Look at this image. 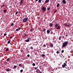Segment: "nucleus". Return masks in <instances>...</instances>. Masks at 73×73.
Here are the masks:
<instances>
[{
    "mask_svg": "<svg viewBox=\"0 0 73 73\" xmlns=\"http://www.w3.org/2000/svg\"><path fill=\"white\" fill-rule=\"evenodd\" d=\"M23 3V0H21V1H20L19 4L20 5H22Z\"/></svg>",
    "mask_w": 73,
    "mask_h": 73,
    "instance_id": "nucleus-6",
    "label": "nucleus"
},
{
    "mask_svg": "<svg viewBox=\"0 0 73 73\" xmlns=\"http://www.w3.org/2000/svg\"><path fill=\"white\" fill-rule=\"evenodd\" d=\"M62 3L63 4H66V1H65V0H63L62 1Z\"/></svg>",
    "mask_w": 73,
    "mask_h": 73,
    "instance_id": "nucleus-7",
    "label": "nucleus"
},
{
    "mask_svg": "<svg viewBox=\"0 0 73 73\" xmlns=\"http://www.w3.org/2000/svg\"><path fill=\"white\" fill-rule=\"evenodd\" d=\"M50 27H52V26H53V23H50Z\"/></svg>",
    "mask_w": 73,
    "mask_h": 73,
    "instance_id": "nucleus-10",
    "label": "nucleus"
},
{
    "mask_svg": "<svg viewBox=\"0 0 73 73\" xmlns=\"http://www.w3.org/2000/svg\"><path fill=\"white\" fill-rule=\"evenodd\" d=\"M68 25L67 24V23H65L64 24V26L65 27H68Z\"/></svg>",
    "mask_w": 73,
    "mask_h": 73,
    "instance_id": "nucleus-11",
    "label": "nucleus"
},
{
    "mask_svg": "<svg viewBox=\"0 0 73 73\" xmlns=\"http://www.w3.org/2000/svg\"><path fill=\"white\" fill-rule=\"evenodd\" d=\"M35 70H36V69H37V67H35Z\"/></svg>",
    "mask_w": 73,
    "mask_h": 73,
    "instance_id": "nucleus-46",
    "label": "nucleus"
},
{
    "mask_svg": "<svg viewBox=\"0 0 73 73\" xmlns=\"http://www.w3.org/2000/svg\"><path fill=\"white\" fill-rule=\"evenodd\" d=\"M50 8L51 7H49L48 8H47V11H49L50 10Z\"/></svg>",
    "mask_w": 73,
    "mask_h": 73,
    "instance_id": "nucleus-16",
    "label": "nucleus"
},
{
    "mask_svg": "<svg viewBox=\"0 0 73 73\" xmlns=\"http://www.w3.org/2000/svg\"><path fill=\"white\" fill-rule=\"evenodd\" d=\"M7 34L6 33H5L4 34V35L5 36H6V35H7Z\"/></svg>",
    "mask_w": 73,
    "mask_h": 73,
    "instance_id": "nucleus-34",
    "label": "nucleus"
},
{
    "mask_svg": "<svg viewBox=\"0 0 73 73\" xmlns=\"http://www.w3.org/2000/svg\"><path fill=\"white\" fill-rule=\"evenodd\" d=\"M50 45H51V46H53V44L52 43H51L50 44Z\"/></svg>",
    "mask_w": 73,
    "mask_h": 73,
    "instance_id": "nucleus-30",
    "label": "nucleus"
},
{
    "mask_svg": "<svg viewBox=\"0 0 73 73\" xmlns=\"http://www.w3.org/2000/svg\"><path fill=\"white\" fill-rule=\"evenodd\" d=\"M16 31H19L18 29H17L16 30Z\"/></svg>",
    "mask_w": 73,
    "mask_h": 73,
    "instance_id": "nucleus-43",
    "label": "nucleus"
},
{
    "mask_svg": "<svg viewBox=\"0 0 73 73\" xmlns=\"http://www.w3.org/2000/svg\"><path fill=\"white\" fill-rule=\"evenodd\" d=\"M11 42V41L10 40H9L7 42V44H9Z\"/></svg>",
    "mask_w": 73,
    "mask_h": 73,
    "instance_id": "nucleus-21",
    "label": "nucleus"
},
{
    "mask_svg": "<svg viewBox=\"0 0 73 73\" xmlns=\"http://www.w3.org/2000/svg\"><path fill=\"white\" fill-rule=\"evenodd\" d=\"M23 72V70H20V72H21V73H22V72Z\"/></svg>",
    "mask_w": 73,
    "mask_h": 73,
    "instance_id": "nucleus-26",
    "label": "nucleus"
},
{
    "mask_svg": "<svg viewBox=\"0 0 73 73\" xmlns=\"http://www.w3.org/2000/svg\"><path fill=\"white\" fill-rule=\"evenodd\" d=\"M68 42H68V41H66L63 44L62 46H66V45H68Z\"/></svg>",
    "mask_w": 73,
    "mask_h": 73,
    "instance_id": "nucleus-1",
    "label": "nucleus"
},
{
    "mask_svg": "<svg viewBox=\"0 0 73 73\" xmlns=\"http://www.w3.org/2000/svg\"><path fill=\"white\" fill-rule=\"evenodd\" d=\"M66 36H68V35H66Z\"/></svg>",
    "mask_w": 73,
    "mask_h": 73,
    "instance_id": "nucleus-55",
    "label": "nucleus"
},
{
    "mask_svg": "<svg viewBox=\"0 0 73 73\" xmlns=\"http://www.w3.org/2000/svg\"><path fill=\"white\" fill-rule=\"evenodd\" d=\"M40 73H42V72H40Z\"/></svg>",
    "mask_w": 73,
    "mask_h": 73,
    "instance_id": "nucleus-56",
    "label": "nucleus"
},
{
    "mask_svg": "<svg viewBox=\"0 0 73 73\" xmlns=\"http://www.w3.org/2000/svg\"><path fill=\"white\" fill-rule=\"evenodd\" d=\"M25 37H26V36H27V34H25Z\"/></svg>",
    "mask_w": 73,
    "mask_h": 73,
    "instance_id": "nucleus-38",
    "label": "nucleus"
},
{
    "mask_svg": "<svg viewBox=\"0 0 73 73\" xmlns=\"http://www.w3.org/2000/svg\"><path fill=\"white\" fill-rule=\"evenodd\" d=\"M3 12L4 13H6L7 12V10H4Z\"/></svg>",
    "mask_w": 73,
    "mask_h": 73,
    "instance_id": "nucleus-17",
    "label": "nucleus"
},
{
    "mask_svg": "<svg viewBox=\"0 0 73 73\" xmlns=\"http://www.w3.org/2000/svg\"><path fill=\"white\" fill-rule=\"evenodd\" d=\"M5 6V5H4V4H3V5H1V8H3V7H4Z\"/></svg>",
    "mask_w": 73,
    "mask_h": 73,
    "instance_id": "nucleus-18",
    "label": "nucleus"
},
{
    "mask_svg": "<svg viewBox=\"0 0 73 73\" xmlns=\"http://www.w3.org/2000/svg\"><path fill=\"white\" fill-rule=\"evenodd\" d=\"M72 68H73V64L72 65Z\"/></svg>",
    "mask_w": 73,
    "mask_h": 73,
    "instance_id": "nucleus-53",
    "label": "nucleus"
},
{
    "mask_svg": "<svg viewBox=\"0 0 73 73\" xmlns=\"http://www.w3.org/2000/svg\"><path fill=\"white\" fill-rule=\"evenodd\" d=\"M62 48H65V46H62Z\"/></svg>",
    "mask_w": 73,
    "mask_h": 73,
    "instance_id": "nucleus-37",
    "label": "nucleus"
},
{
    "mask_svg": "<svg viewBox=\"0 0 73 73\" xmlns=\"http://www.w3.org/2000/svg\"><path fill=\"white\" fill-rule=\"evenodd\" d=\"M30 49H33V47L31 46L30 48Z\"/></svg>",
    "mask_w": 73,
    "mask_h": 73,
    "instance_id": "nucleus-27",
    "label": "nucleus"
},
{
    "mask_svg": "<svg viewBox=\"0 0 73 73\" xmlns=\"http://www.w3.org/2000/svg\"><path fill=\"white\" fill-rule=\"evenodd\" d=\"M9 50V48H7L6 50V51H8Z\"/></svg>",
    "mask_w": 73,
    "mask_h": 73,
    "instance_id": "nucleus-29",
    "label": "nucleus"
},
{
    "mask_svg": "<svg viewBox=\"0 0 73 73\" xmlns=\"http://www.w3.org/2000/svg\"><path fill=\"white\" fill-rule=\"evenodd\" d=\"M59 52H59L58 51H57L56 52V53H57V54L59 53Z\"/></svg>",
    "mask_w": 73,
    "mask_h": 73,
    "instance_id": "nucleus-39",
    "label": "nucleus"
},
{
    "mask_svg": "<svg viewBox=\"0 0 73 73\" xmlns=\"http://www.w3.org/2000/svg\"><path fill=\"white\" fill-rule=\"evenodd\" d=\"M47 33H48L49 34V33H50V31H49V30H47Z\"/></svg>",
    "mask_w": 73,
    "mask_h": 73,
    "instance_id": "nucleus-15",
    "label": "nucleus"
},
{
    "mask_svg": "<svg viewBox=\"0 0 73 73\" xmlns=\"http://www.w3.org/2000/svg\"><path fill=\"white\" fill-rule=\"evenodd\" d=\"M22 13H23V14H24V11H22Z\"/></svg>",
    "mask_w": 73,
    "mask_h": 73,
    "instance_id": "nucleus-42",
    "label": "nucleus"
},
{
    "mask_svg": "<svg viewBox=\"0 0 73 73\" xmlns=\"http://www.w3.org/2000/svg\"><path fill=\"white\" fill-rule=\"evenodd\" d=\"M70 25H71V24H70V23H69V24L68 25V27H70Z\"/></svg>",
    "mask_w": 73,
    "mask_h": 73,
    "instance_id": "nucleus-20",
    "label": "nucleus"
},
{
    "mask_svg": "<svg viewBox=\"0 0 73 73\" xmlns=\"http://www.w3.org/2000/svg\"><path fill=\"white\" fill-rule=\"evenodd\" d=\"M14 25V24H13V23H12L11 25V27H12V26H13Z\"/></svg>",
    "mask_w": 73,
    "mask_h": 73,
    "instance_id": "nucleus-23",
    "label": "nucleus"
},
{
    "mask_svg": "<svg viewBox=\"0 0 73 73\" xmlns=\"http://www.w3.org/2000/svg\"><path fill=\"white\" fill-rule=\"evenodd\" d=\"M50 47H51V48H52L53 47V46H50Z\"/></svg>",
    "mask_w": 73,
    "mask_h": 73,
    "instance_id": "nucleus-50",
    "label": "nucleus"
},
{
    "mask_svg": "<svg viewBox=\"0 0 73 73\" xmlns=\"http://www.w3.org/2000/svg\"><path fill=\"white\" fill-rule=\"evenodd\" d=\"M21 29V27L19 28V30H20Z\"/></svg>",
    "mask_w": 73,
    "mask_h": 73,
    "instance_id": "nucleus-47",
    "label": "nucleus"
},
{
    "mask_svg": "<svg viewBox=\"0 0 73 73\" xmlns=\"http://www.w3.org/2000/svg\"><path fill=\"white\" fill-rule=\"evenodd\" d=\"M49 1V0H46L44 3H48Z\"/></svg>",
    "mask_w": 73,
    "mask_h": 73,
    "instance_id": "nucleus-9",
    "label": "nucleus"
},
{
    "mask_svg": "<svg viewBox=\"0 0 73 73\" xmlns=\"http://www.w3.org/2000/svg\"><path fill=\"white\" fill-rule=\"evenodd\" d=\"M58 40H61V36L59 37Z\"/></svg>",
    "mask_w": 73,
    "mask_h": 73,
    "instance_id": "nucleus-25",
    "label": "nucleus"
},
{
    "mask_svg": "<svg viewBox=\"0 0 73 73\" xmlns=\"http://www.w3.org/2000/svg\"><path fill=\"white\" fill-rule=\"evenodd\" d=\"M13 37H12V36H11V37H10V39H11Z\"/></svg>",
    "mask_w": 73,
    "mask_h": 73,
    "instance_id": "nucleus-44",
    "label": "nucleus"
},
{
    "mask_svg": "<svg viewBox=\"0 0 73 73\" xmlns=\"http://www.w3.org/2000/svg\"><path fill=\"white\" fill-rule=\"evenodd\" d=\"M54 13H56L57 12V10H55L54 11Z\"/></svg>",
    "mask_w": 73,
    "mask_h": 73,
    "instance_id": "nucleus-41",
    "label": "nucleus"
},
{
    "mask_svg": "<svg viewBox=\"0 0 73 73\" xmlns=\"http://www.w3.org/2000/svg\"><path fill=\"white\" fill-rule=\"evenodd\" d=\"M13 68H17V66H14Z\"/></svg>",
    "mask_w": 73,
    "mask_h": 73,
    "instance_id": "nucleus-24",
    "label": "nucleus"
},
{
    "mask_svg": "<svg viewBox=\"0 0 73 73\" xmlns=\"http://www.w3.org/2000/svg\"><path fill=\"white\" fill-rule=\"evenodd\" d=\"M33 66H35L36 65V64H35L34 63H33Z\"/></svg>",
    "mask_w": 73,
    "mask_h": 73,
    "instance_id": "nucleus-28",
    "label": "nucleus"
},
{
    "mask_svg": "<svg viewBox=\"0 0 73 73\" xmlns=\"http://www.w3.org/2000/svg\"><path fill=\"white\" fill-rule=\"evenodd\" d=\"M65 66L64 65H62V67H63V68H64L65 67Z\"/></svg>",
    "mask_w": 73,
    "mask_h": 73,
    "instance_id": "nucleus-36",
    "label": "nucleus"
},
{
    "mask_svg": "<svg viewBox=\"0 0 73 73\" xmlns=\"http://www.w3.org/2000/svg\"><path fill=\"white\" fill-rule=\"evenodd\" d=\"M29 56H30V55H29V54H28L27 55V57H29Z\"/></svg>",
    "mask_w": 73,
    "mask_h": 73,
    "instance_id": "nucleus-31",
    "label": "nucleus"
},
{
    "mask_svg": "<svg viewBox=\"0 0 73 73\" xmlns=\"http://www.w3.org/2000/svg\"><path fill=\"white\" fill-rule=\"evenodd\" d=\"M30 31H31V32H32V29H31L30 30Z\"/></svg>",
    "mask_w": 73,
    "mask_h": 73,
    "instance_id": "nucleus-48",
    "label": "nucleus"
},
{
    "mask_svg": "<svg viewBox=\"0 0 73 73\" xmlns=\"http://www.w3.org/2000/svg\"><path fill=\"white\" fill-rule=\"evenodd\" d=\"M62 37L63 38H64V36H63Z\"/></svg>",
    "mask_w": 73,
    "mask_h": 73,
    "instance_id": "nucleus-54",
    "label": "nucleus"
},
{
    "mask_svg": "<svg viewBox=\"0 0 73 73\" xmlns=\"http://www.w3.org/2000/svg\"><path fill=\"white\" fill-rule=\"evenodd\" d=\"M45 47L46 46H45Z\"/></svg>",
    "mask_w": 73,
    "mask_h": 73,
    "instance_id": "nucleus-60",
    "label": "nucleus"
},
{
    "mask_svg": "<svg viewBox=\"0 0 73 73\" xmlns=\"http://www.w3.org/2000/svg\"><path fill=\"white\" fill-rule=\"evenodd\" d=\"M5 63H7V62H6Z\"/></svg>",
    "mask_w": 73,
    "mask_h": 73,
    "instance_id": "nucleus-59",
    "label": "nucleus"
},
{
    "mask_svg": "<svg viewBox=\"0 0 73 73\" xmlns=\"http://www.w3.org/2000/svg\"><path fill=\"white\" fill-rule=\"evenodd\" d=\"M56 29L57 30H58V29H61V26H60V25L58 26V27H56Z\"/></svg>",
    "mask_w": 73,
    "mask_h": 73,
    "instance_id": "nucleus-4",
    "label": "nucleus"
},
{
    "mask_svg": "<svg viewBox=\"0 0 73 73\" xmlns=\"http://www.w3.org/2000/svg\"><path fill=\"white\" fill-rule=\"evenodd\" d=\"M42 2L44 3V1H42Z\"/></svg>",
    "mask_w": 73,
    "mask_h": 73,
    "instance_id": "nucleus-51",
    "label": "nucleus"
},
{
    "mask_svg": "<svg viewBox=\"0 0 73 73\" xmlns=\"http://www.w3.org/2000/svg\"><path fill=\"white\" fill-rule=\"evenodd\" d=\"M42 56L43 57H44V56H45V55L44 54H42Z\"/></svg>",
    "mask_w": 73,
    "mask_h": 73,
    "instance_id": "nucleus-40",
    "label": "nucleus"
},
{
    "mask_svg": "<svg viewBox=\"0 0 73 73\" xmlns=\"http://www.w3.org/2000/svg\"><path fill=\"white\" fill-rule=\"evenodd\" d=\"M38 0H35V1H38Z\"/></svg>",
    "mask_w": 73,
    "mask_h": 73,
    "instance_id": "nucleus-49",
    "label": "nucleus"
},
{
    "mask_svg": "<svg viewBox=\"0 0 73 73\" xmlns=\"http://www.w3.org/2000/svg\"><path fill=\"white\" fill-rule=\"evenodd\" d=\"M19 66L20 67L21 66V64H19Z\"/></svg>",
    "mask_w": 73,
    "mask_h": 73,
    "instance_id": "nucleus-45",
    "label": "nucleus"
},
{
    "mask_svg": "<svg viewBox=\"0 0 73 73\" xmlns=\"http://www.w3.org/2000/svg\"><path fill=\"white\" fill-rule=\"evenodd\" d=\"M44 46H46V45H44Z\"/></svg>",
    "mask_w": 73,
    "mask_h": 73,
    "instance_id": "nucleus-57",
    "label": "nucleus"
},
{
    "mask_svg": "<svg viewBox=\"0 0 73 73\" xmlns=\"http://www.w3.org/2000/svg\"><path fill=\"white\" fill-rule=\"evenodd\" d=\"M64 50H63L62 51L61 53H64Z\"/></svg>",
    "mask_w": 73,
    "mask_h": 73,
    "instance_id": "nucleus-35",
    "label": "nucleus"
},
{
    "mask_svg": "<svg viewBox=\"0 0 73 73\" xmlns=\"http://www.w3.org/2000/svg\"><path fill=\"white\" fill-rule=\"evenodd\" d=\"M42 9L43 11H46V8H45V7H43L42 8Z\"/></svg>",
    "mask_w": 73,
    "mask_h": 73,
    "instance_id": "nucleus-3",
    "label": "nucleus"
},
{
    "mask_svg": "<svg viewBox=\"0 0 73 73\" xmlns=\"http://www.w3.org/2000/svg\"><path fill=\"white\" fill-rule=\"evenodd\" d=\"M43 30L42 31H43L44 33H45V31H46V29L43 28Z\"/></svg>",
    "mask_w": 73,
    "mask_h": 73,
    "instance_id": "nucleus-8",
    "label": "nucleus"
},
{
    "mask_svg": "<svg viewBox=\"0 0 73 73\" xmlns=\"http://www.w3.org/2000/svg\"><path fill=\"white\" fill-rule=\"evenodd\" d=\"M28 20V18H25L23 19V23H25Z\"/></svg>",
    "mask_w": 73,
    "mask_h": 73,
    "instance_id": "nucleus-2",
    "label": "nucleus"
},
{
    "mask_svg": "<svg viewBox=\"0 0 73 73\" xmlns=\"http://www.w3.org/2000/svg\"><path fill=\"white\" fill-rule=\"evenodd\" d=\"M72 11H73V9H72Z\"/></svg>",
    "mask_w": 73,
    "mask_h": 73,
    "instance_id": "nucleus-58",
    "label": "nucleus"
},
{
    "mask_svg": "<svg viewBox=\"0 0 73 73\" xmlns=\"http://www.w3.org/2000/svg\"><path fill=\"white\" fill-rule=\"evenodd\" d=\"M29 39H30V38H27V40H25V41L27 42H29V41H30V40H29Z\"/></svg>",
    "mask_w": 73,
    "mask_h": 73,
    "instance_id": "nucleus-5",
    "label": "nucleus"
},
{
    "mask_svg": "<svg viewBox=\"0 0 73 73\" xmlns=\"http://www.w3.org/2000/svg\"><path fill=\"white\" fill-rule=\"evenodd\" d=\"M41 0H39L38 1V3H41Z\"/></svg>",
    "mask_w": 73,
    "mask_h": 73,
    "instance_id": "nucleus-19",
    "label": "nucleus"
},
{
    "mask_svg": "<svg viewBox=\"0 0 73 73\" xmlns=\"http://www.w3.org/2000/svg\"><path fill=\"white\" fill-rule=\"evenodd\" d=\"M6 70L7 71V72H9V70H10V69L9 68L8 69H6Z\"/></svg>",
    "mask_w": 73,
    "mask_h": 73,
    "instance_id": "nucleus-13",
    "label": "nucleus"
},
{
    "mask_svg": "<svg viewBox=\"0 0 73 73\" xmlns=\"http://www.w3.org/2000/svg\"><path fill=\"white\" fill-rule=\"evenodd\" d=\"M60 7V3H58L57 5V7Z\"/></svg>",
    "mask_w": 73,
    "mask_h": 73,
    "instance_id": "nucleus-14",
    "label": "nucleus"
},
{
    "mask_svg": "<svg viewBox=\"0 0 73 73\" xmlns=\"http://www.w3.org/2000/svg\"><path fill=\"white\" fill-rule=\"evenodd\" d=\"M55 28H57V27H58V24H56L55 25Z\"/></svg>",
    "mask_w": 73,
    "mask_h": 73,
    "instance_id": "nucleus-12",
    "label": "nucleus"
},
{
    "mask_svg": "<svg viewBox=\"0 0 73 73\" xmlns=\"http://www.w3.org/2000/svg\"><path fill=\"white\" fill-rule=\"evenodd\" d=\"M11 7H11V6H10L9 8H11Z\"/></svg>",
    "mask_w": 73,
    "mask_h": 73,
    "instance_id": "nucleus-52",
    "label": "nucleus"
},
{
    "mask_svg": "<svg viewBox=\"0 0 73 73\" xmlns=\"http://www.w3.org/2000/svg\"><path fill=\"white\" fill-rule=\"evenodd\" d=\"M18 13V11H17L15 13V15H17Z\"/></svg>",
    "mask_w": 73,
    "mask_h": 73,
    "instance_id": "nucleus-33",
    "label": "nucleus"
},
{
    "mask_svg": "<svg viewBox=\"0 0 73 73\" xmlns=\"http://www.w3.org/2000/svg\"><path fill=\"white\" fill-rule=\"evenodd\" d=\"M9 58L7 59V61H9Z\"/></svg>",
    "mask_w": 73,
    "mask_h": 73,
    "instance_id": "nucleus-32",
    "label": "nucleus"
},
{
    "mask_svg": "<svg viewBox=\"0 0 73 73\" xmlns=\"http://www.w3.org/2000/svg\"><path fill=\"white\" fill-rule=\"evenodd\" d=\"M64 65L65 66H67L66 64L65 63H64Z\"/></svg>",
    "mask_w": 73,
    "mask_h": 73,
    "instance_id": "nucleus-22",
    "label": "nucleus"
}]
</instances>
